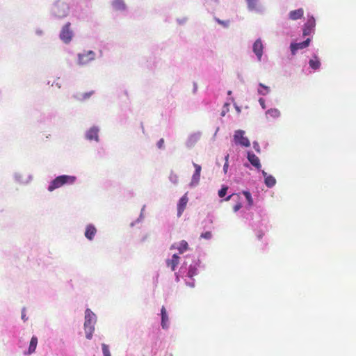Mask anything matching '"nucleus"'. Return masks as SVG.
<instances>
[{"mask_svg": "<svg viewBox=\"0 0 356 356\" xmlns=\"http://www.w3.org/2000/svg\"><path fill=\"white\" fill-rule=\"evenodd\" d=\"M95 323V314L90 309H87L85 312L84 330L88 339H91L92 337Z\"/></svg>", "mask_w": 356, "mask_h": 356, "instance_id": "f257e3e1", "label": "nucleus"}, {"mask_svg": "<svg viewBox=\"0 0 356 356\" xmlns=\"http://www.w3.org/2000/svg\"><path fill=\"white\" fill-rule=\"evenodd\" d=\"M76 181L74 176L61 175L55 178L49 184L48 191L51 192L56 188L63 186L65 184H72Z\"/></svg>", "mask_w": 356, "mask_h": 356, "instance_id": "f03ea898", "label": "nucleus"}, {"mask_svg": "<svg viewBox=\"0 0 356 356\" xmlns=\"http://www.w3.org/2000/svg\"><path fill=\"white\" fill-rule=\"evenodd\" d=\"M69 7L66 3L58 2L54 7V14L58 18L67 16Z\"/></svg>", "mask_w": 356, "mask_h": 356, "instance_id": "7ed1b4c3", "label": "nucleus"}, {"mask_svg": "<svg viewBox=\"0 0 356 356\" xmlns=\"http://www.w3.org/2000/svg\"><path fill=\"white\" fill-rule=\"evenodd\" d=\"M71 24L67 22L63 28L60 33V39L65 43H68L71 41L73 33L70 29Z\"/></svg>", "mask_w": 356, "mask_h": 356, "instance_id": "20e7f679", "label": "nucleus"}, {"mask_svg": "<svg viewBox=\"0 0 356 356\" xmlns=\"http://www.w3.org/2000/svg\"><path fill=\"white\" fill-rule=\"evenodd\" d=\"M244 131L237 130L235 131L234 138L236 143L244 147H250V143L248 138L244 136Z\"/></svg>", "mask_w": 356, "mask_h": 356, "instance_id": "39448f33", "label": "nucleus"}, {"mask_svg": "<svg viewBox=\"0 0 356 356\" xmlns=\"http://www.w3.org/2000/svg\"><path fill=\"white\" fill-rule=\"evenodd\" d=\"M95 54L92 51H88L79 54L78 63L79 65H86L95 59Z\"/></svg>", "mask_w": 356, "mask_h": 356, "instance_id": "423d86ee", "label": "nucleus"}, {"mask_svg": "<svg viewBox=\"0 0 356 356\" xmlns=\"http://www.w3.org/2000/svg\"><path fill=\"white\" fill-rule=\"evenodd\" d=\"M309 42H310V39L307 38L306 40H305V41H303L302 42L291 43V46H290L291 54L293 55H295L296 51L298 49H302L307 47L309 46Z\"/></svg>", "mask_w": 356, "mask_h": 356, "instance_id": "0eeeda50", "label": "nucleus"}, {"mask_svg": "<svg viewBox=\"0 0 356 356\" xmlns=\"http://www.w3.org/2000/svg\"><path fill=\"white\" fill-rule=\"evenodd\" d=\"M188 198L187 193H185L179 200L177 204V216L180 217L186 207Z\"/></svg>", "mask_w": 356, "mask_h": 356, "instance_id": "6e6552de", "label": "nucleus"}, {"mask_svg": "<svg viewBox=\"0 0 356 356\" xmlns=\"http://www.w3.org/2000/svg\"><path fill=\"white\" fill-rule=\"evenodd\" d=\"M315 25L316 23L314 17L308 19L307 23L305 24V27L303 29V35H309L313 32Z\"/></svg>", "mask_w": 356, "mask_h": 356, "instance_id": "1a4fd4ad", "label": "nucleus"}, {"mask_svg": "<svg viewBox=\"0 0 356 356\" xmlns=\"http://www.w3.org/2000/svg\"><path fill=\"white\" fill-rule=\"evenodd\" d=\"M263 44L260 39L257 40L253 44V51L256 54L259 60H261L263 55Z\"/></svg>", "mask_w": 356, "mask_h": 356, "instance_id": "9d476101", "label": "nucleus"}, {"mask_svg": "<svg viewBox=\"0 0 356 356\" xmlns=\"http://www.w3.org/2000/svg\"><path fill=\"white\" fill-rule=\"evenodd\" d=\"M161 325L163 329H168L169 327V317L166 309L164 306L161 309Z\"/></svg>", "mask_w": 356, "mask_h": 356, "instance_id": "9b49d317", "label": "nucleus"}, {"mask_svg": "<svg viewBox=\"0 0 356 356\" xmlns=\"http://www.w3.org/2000/svg\"><path fill=\"white\" fill-rule=\"evenodd\" d=\"M195 172L192 177L191 185H196L199 183L202 168L200 165L193 163Z\"/></svg>", "mask_w": 356, "mask_h": 356, "instance_id": "f8f14e48", "label": "nucleus"}, {"mask_svg": "<svg viewBox=\"0 0 356 356\" xmlns=\"http://www.w3.org/2000/svg\"><path fill=\"white\" fill-rule=\"evenodd\" d=\"M248 159L253 166H254L257 169L260 170L261 165L258 156H257L254 153L248 152Z\"/></svg>", "mask_w": 356, "mask_h": 356, "instance_id": "ddd939ff", "label": "nucleus"}, {"mask_svg": "<svg viewBox=\"0 0 356 356\" xmlns=\"http://www.w3.org/2000/svg\"><path fill=\"white\" fill-rule=\"evenodd\" d=\"M99 129L96 127H92L90 128L86 133V138L89 140H99Z\"/></svg>", "mask_w": 356, "mask_h": 356, "instance_id": "4468645a", "label": "nucleus"}, {"mask_svg": "<svg viewBox=\"0 0 356 356\" xmlns=\"http://www.w3.org/2000/svg\"><path fill=\"white\" fill-rule=\"evenodd\" d=\"M97 233L95 227L92 225H87L85 231V236L89 239L92 240Z\"/></svg>", "mask_w": 356, "mask_h": 356, "instance_id": "2eb2a0df", "label": "nucleus"}, {"mask_svg": "<svg viewBox=\"0 0 356 356\" xmlns=\"http://www.w3.org/2000/svg\"><path fill=\"white\" fill-rule=\"evenodd\" d=\"M167 266L171 268L172 270H175L177 266L179 263V257L174 254L172 257L171 259H168L167 261Z\"/></svg>", "mask_w": 356, "mask_h": 356, "instance_id": "dca6fc26", "label": "nucleus"}, {"mask_svg": "<svg viewBox=\"0 0 356 356\" xmlns=\"http://www.w3.org/2000/svg\"><path fill=\"white\" fill-rule=\"evenodd\" d=\"M262 175L265 178V184L268 188L274 186L276 184V179L272 175H268L267 172L264 170L262 171Z\"/></svg>", "mask_w": 356, "mask_h": 356, "instance_id": "f3484780", "label": "nucleus"}, {"mask_svg": "<svg viewBox=\"0 0 356 356\" xmlns=\"http://www.w3.org/2000/svg\"><path fill=\"white\" fill-rule=\"evenodd\" d=\"M111 5L113 8L117 11H122L126 9V4L124 0H113Z\"/></svg>", "mask_w": 356, "mask_h": 356, "instance_id": "a211bd4d", "label": "nucleus"}, {"mask_svg": "<svg viewBox=\"0 0 356 356\" xmlns=\"http://www.w3.org/2000/svg\"><path fill=\"white\" fill-rule=\"evenodd\" d=\"M304 14V10L302 8H299L297 10H294L291 11L289 13V18L292 20H297L302 17Z\"/></svg>", "mask_w": 356, "mask_h": 356, "instance_id": "6ab92c4d", "label": "nucleus"}, {"mask_svg": "<svg viewBox=\"0 0 356 356\" xmlns=\"http://www.w3.org/2000/svg\"><path fill=\"white\" fill-rule=\"evenodd\" d=\"M309 65L313 70H318L321 66L319 58L316 56H314L313 58L309 61Z\"/></svg>", "mask_w": 356, "mask_h": 356, "instance_id": "aec40b11", "label": "nucleus"}, {"mask_svg": "<svg viewBox=\"0 0 356 356\" xmlns=\"http://www.w3.org/2000/svg\"><path fill=\"white\" fill-rule=\"evenodd\" d=\"M37 344H38V338L35 336L32 337L31 341H30L29 350H28L29 354H31L35 352L36 347H37Z\"/></svg>", "mask_w": 356, "mask_h": 356, "instance_id": "412c9836", "label": "nucleus"}, {"mask_svg": "<svg viewBox=\"0 0 356 356\" xmlns=\"http://www.w3.org/2000/svg\"><path fill=\"white\" fill-rule=\"evenodd\" d=\"M188 249V243L184 241V240H182L179 244V246L177 247V250L179 251V252L180 254H182L184 253V252H186L187 250Z\"/></svg>", "mask_w": 356, "mask_h": 356, "instance_id": "4be33fe9", "label": "nucleus"}, {"mask_svg": "<svg viewBox=\"0 0 356 356\" xmlns=\"http://www.w3.org/2000/svg\"><path fill=\"white\" fill-rule=\"evenodd\" d=\"M259 87L261 89H259L258 92L262 95H266L270 92L269 87L264 86L263 83H259Z\"/></svg>", "mask_w": 356, "mask_h": 356, "instance_id": "5701e85b", "label": "nucleus"}, {"mask_svg": "<svg viewBox=\"0 0 356 356\" xmlns=\"http://www.w3.org/2000/svg\"><path fill=\"white\" fill-rule=\"evenodd\" d=\"M94 94V91H90L89 92H85V93H82V94H80L77 98L79 99V100H86L87 99H88L92 95Z\"/></svg>", "mask_w": 356, "mask_h": 356, "instance_id": "b1692460", "label": "nucleus"}, {"mask_svg": "<svg viewBox=\"0 0 356 356\" xmlns=\"http://www.w3.org/2000/svg\"><path fill=\"white\" fill-rule=\"evenodd\" d=\"M243 194L245 197V198L248 202V204L250 206H252L253 204V200L252 198V195H251L249 191H243Z\"/></svg>", "mask_w": 356, "mask_h": 356, "instance_id": "393cba45", "label": "nucleus"}, {"mask_svg": "<svg viewBox=\"0 0 356 356\" xmlns=\"http://www.w3.org/2000/svg\"><path fill=\"white\" fill-rule=\"evenodd\" d=\"M248 7L250 10H254L257 7V0H246Z\"/></svg>", "mask_w": 356, "mask_h": 356, "instance_id": "a878e982", "label": "nucleus"}, {"mask_svg": "<svg viewBox=\"0 0 356 356\" xmlns=\"http://www.w3.org/2000/svg\"><path fill=\"white\" fill-rule=\"evenodd\" d=\"M197 275V269L195 266H191L188 271V276L192 278L193 276Z\"/></svg>", "mask_w": 356, "mask_h": 356, "instance_id": "bb28decb", "label": "nucleus"}, {"mask_svg": "<svg viewBox=\"0 0 356 356\" xmlns=\"http://www.w3.org/2000/svg\"><path fill=\"white\" fill-rule=\"evenodd\" d=\"M267 113L273 118H276L280 115V111L276 108L269 109L267 111Z\"/></svg>", "mask_w": 356, "mask_h": 356, "instance_id": "cd10ccee", "label": "nucleus"}, {"mask_svg": "<svg viewBox=\"0 0 356 356\" xmlns=\"http://www.w3.org/2000/svg\"><path fill=\"white\" fill-rule=\"evenodd\" d=\"M228 190L227 186H222V188L218 191V195L220 197H223L225 196L227 191Z\"/></svg>", "mask_w": 356, "mask_h": 356, "instance_id": "c85d7f7f", "label": "nucleus"}, {"mask_svg": "<svg viewBox=\"0 0 356 356\" xmlns=\"http://www.w3.org/2000/svg\"><path fill=\"white\" fill-rule=\"evenodd\" d=\"M102 352L104 354V356H111L108 347L106 344H102Z\"/></svg>", "mask_w": 356, "mask_h": 356, "instance_id": "c756f323", "label": "nucleus"}, {"mask_svg": "<svg viewBox=\"0 0 356 356\" xmlns=\"http://www.w3.org/2000/svg\"><path fill=\"white\" fill-rule=\"evenodd\" d=\"M212 237V233L211 232H206L200 235V238L209 240Z\"/></svg>", "mask_w": 356, "mask_h": 356, "instance_id": "7c9ffc66", "label": "nucleus"}, {"mask_svg": "<svg viewBox=\"0 0 356 356\" xmlns=\"http://www.w3.org/2000/svg\"><path fill=\"white\" fill-rule=\"evenodd\" d=\"M216 22L219 24L223 26L224 27H228L229 26V21H222V20H220L219 19H216Z\"/></svg>", "mask_w": 356, "mask_h": 356, "instance_id": "2f4dec72", "label": "nucleus"}, {"mask_svg": "<svg viewBox=\"0 0 356 356\" xmlns=\"http://www.w3.org/2000/svg\"><path fill=\"white\" fill-rule=\"evenodd\" d=\"M170 179L174 184H177L178 182V177L175 174H171L170 176Z\"/></svg>", "mask_w": 356, "mask_h": 356, "instance_id": "473e14b6", "label": "nucleus"}, {"mask_svg": "<svg viewBox=\"0 0 356 356\" xmlns=\"http://www.w3.org/2000/svg\"><path fill=\"white\" fill-rule=\"evenodd\" d=\"M163 145H164V139L161 138L157 143V147L159 149H162L163 147Z\"/></svg>", "mask_w": 356, "mask_h": 356, "instance_id": "72a5a7b5", "label": "nucleus"}, {"mask_svg": "<svg viewBox=\"0 0 356 356\" xmlns=\"http://www.w3.org/2000/svg\"><path fill=\"white\" fill-rule=\"evenodd\" d=\"M229 167V162H225L223 166V171L227 173Z\"/></svg>", "mask_w": 356, "mask_h": 356, "instance_id": "f704fd0d", "label": "nucleus"}, {"mask_svg": "<svg viewBox=\"0 0 356 356\" xmlns=\"http://www.w3.org/2000/svg\"><path fill=\"white\" fill-rule=\"evenodd\" d=\"M241 208V204L240 203H238L234 207V211L236 212V211H238Z\"/></svg>", "mask_w": 356, "mask_h": 356, "instance_id": "c9c22d12", "label": "nucleus"}, {"mask_svg": "<svg viewBox=\"0 0 356 356\" xmlns=\"http://www.w3.org/2000/svg\"><path fill=\"white\" fill-rule=\"evenodd\" d=\"M22 318L25 321L27 320V318L26 317V314L22 312Z\"/></svg>", "mask_w": 356, "mask_h": 356, "instance_id": "e433bc0d", "label": "nucleus"}, {"mask_svg": "<svg viewBox=\"0 0 356 356\" xmlns=\"http://www.w3.org/2000/svg\"><path fill=\"white\" fill-rule=\"evenodd\" d=\"M229 157V154H227V155L225 156V162H228Z\"/></svg>", "mask_w": 356, "mask_h": 356, "instance_id": "4c0bfd02", "label": "nucleus"}, {"mask_svg": "<svg viewBox=\"0 0 356 356\" xmlns=\"http://www.w3.org/2000/svg\"><path fill=\"white\" fill-rule=\"evenodd\" d=\"M257 147H259L258 144L254 143V147L255 148V149L257 148Z\"/></svg>", "mask_w": 356, "mask_h": 356, "instance_id": "58836bf2", "label": "nucleus"}, {"mask_svg": "<svg viewBox=\"0 0 356 356\" xmlns=\"http://www.w3.org/2000/svg\"><path fill=\"white\" fill-rule=\"evenodd\" d=\"M231 197H232V195L228 196L227 197H226V198H225V200H226V201L229 200H230V198H231Z\"/></svg>", "mask_w": 356, "mask_h": 356, "instance_id": "ea45409f", "label": "nucleus"}, {"mask_svg": "<svg viewBox=\"0 0 356 356\" xmlns=\"http://www.w3.org/2000/svg\"><path fill=\"white\" fill-rule=\"evenodd\" d=\"M259 102L261 104V105H264V100L262 99H260Z\"/></svg>", "mask_w": 356, "mask_h": 356, "instance_id": "a19ab883", "label": "nucleus"}, {"mask_svg": "<svg viewBox=\"0 0 356 356\" xmlns=\"http://www.w3.org/2000/svg\"><path fill=\"white\" fill-rule=\"evenodd\" d=\"M258 238H259V239H261V238H262V234H259V235L258 236Z\"/></svg>", "mask_w": 356, "mask_h": 356, "instance_id": "79ce46f5", "label": "nucleus"}]
</instances>
